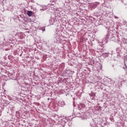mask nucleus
Listing matches in <instances>:
<instances>
[{"label": "nucleus", "instance_id": "obj_1", "mask_svg": "<svg viewBox=\"0 0 127 127\" xmlns=\"http://www.w3.org/2000/svg\"><path fill=\"white\" fill-rule=\"evenodd\" d=\"M27 15H28V16H31L32 15V11H28L27 12Z\"/></svg>", "mask_w": 127, "mask_h": 127}, {"label": "nucleus", "instance_id": "obj_2", "mask_svg": "<svg viewBox=\"0 0 127 127\" xmlns=\"http://www.w3.org/2000/svg\"><path fill=\"white\" fill-rule=\"evenodd\" d=\"M80 107H82V108H85V105L84 104H80Z\"/></svg>", "mask_w": 127, "mask_h": 127}]
</instances>
